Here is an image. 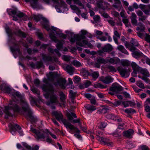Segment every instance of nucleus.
<instances>
[{
    "label": "nucleus",
    "instance_id": "obj_1",
    "mask_svg": "<svg viewBox=\"0 0 150 150\" xmlns=\"http://www.w3.org/2000/svg\"><path fill=\"white\" fill-rule=\"evenodd\" d=\"M6 33H7L9 37V41L13 44L14 46L18 47L17 48H15L12 47H10L11 51L12 52L17 51L19 54H21L20 49L19 47L20 45L19 42H22L23 44V45L26 48H27L28 47V45L27 43H24L21 40H20L18 42H17L16 40L15 37L13 36V35L15 34L16 35L20 37L25 38L26 36V35L25 33L22 31L20 29L13 32L9 27H6Z\"/></svg>",
    "mask_w": 150,
    "mask_h": 150
},
{
    "label": "nucleus",
    "instance_id": "obj_2",
    "mask_svg": "<svg viewBox=\"0 0 150 150\" xmlns=\"http://www.w3.org/2000/svg\"><path fill=\"white\" fill-rule=\"evenodd\" d=\"M22 109L16 105L15 107L14 110L18 112L21 114L23 115L27 120H29L32 122H35L37 120L36 118L32 115V112L28 103L23 101L22 103Z\"/></svg>",
    "mask_w": 150,
    "mask_h": 150
},
{
    "label": "nucleus",
    "instance_id": "obj_3",
    "mask_svg": "<svg viewBox=\"0 0 150 150\" xmlns=\"http://www.w3.org/2000/svg\"><path fill=\"white\" fill-rule=\"evenodd\" d=\"M43 82L47 84L44 85L42 87L43 90L46 92L45 96L47 98H50V102L52 103H56L58 102V97L57 94V91L55 89L53 86L49 83H48V81L45 79Z\"/></svg>",
    "mask_w": 150,
    "mask_h": 150
},
{
    "label": "nucleus",
    "instance_id": "obj_4",
    "mask_svg": "<svg viewBox=\"0 0 150 150\" xmlns=\"http://www.w3.org/2000/svg\"><path fill=\"white\" fill-rule=\"evenodd\" d=\"M81 32L82 35H80L78 34H73L70 40V41L74 43L75 42L76 40V44L77 45L83 47L88 43V42L86 40H84L86 37L84 35H86L87 32L85 30H82Z\"/></svg>",
    "mask_w": 150,
    "mask_h": 150
},
{
    "label": "nucleus",
    "instance_id": "obj_5",
    "mask_svg": "<svg viewBox=\"0 0 150 150\" xmlns=\"http://www.w3.org/2000/svg\"><path fill=\"white\" fill-rule=\"evenodd\" d=\"M52 114L54 115L56 119L59 121H61L66 128H69L70 129H75V127L72 125L70 123L65 119H63V116L62 113L58 111H54L52 112Z\"/></svg>",
    "mask_w": 150,
    "mask_h": 150
},
{
    "label": "nucleus",
    "instance_id": "obj_6",
    "mask_svg": "<svg viewBox=\"0 0 150 150\" xmlns=\"http://www.w3.org/2000/svg\"><path fill=\"white\" fill-rule=\"evenodd\" d=\"M9 104L11 106H6L5 107V108L3 111L6 113V115L5 116V118L8 119V116H12L14 112H16L19 113L18 112L14 110L15 107L16 105L19 106L17 104L15 103V102L14 101H11L9 103Z\"/></svg>",
    "mask_w": 150,
    "mask_h": 150
},
{
    "label": "nucleus",
    "instance_id": "obj_7",
    "mask_svg": "<svg viewBox=\"0 0 150 150\" xmlns=\"http://www.w3.org/2000/svg\"><path fill=\"white\" fill-rule=\"evenodd\" d=\"M30 130L35 134V137L36 139H44L45 137V135L47 134V133L43 130H36L32 127Z\"/></svg>",
    "mask_w": 150,
    "mask_h": 150
},
{
    "label": "nucleus",
    "instance_id": "obj_8",
    "mask_svg": "<svg viewBox=\"0 0 150 150\" xmlns=\"http://www.w3.org/2000/svg\"><path fill=\"white\" fill-rule=\"evenodd\" d=\"M42 59L45 62H51L52 63H57L58 62V59L55 57H52L46 54H42Z\"/></svg>",
    "mask_w": 150,
    "mask_h": 150
},
{
    "label": "nucleus",
    "instance_id": "obj_9",
    "mask_svg": "<svg viewBox=\"0 0 150 150\" xmlns=\"http://www.w3.org/2000/svg\"><path fill=\"white\" fill-rule=\"evenodd\" d=\"M96 138L97 140L101 143L104 144L105 145L110 146H112L113 145V143L108 139L101 137L98 135H96Z\"/></svg>",
    "mask_w": 150,
    "mask_h": 150
},
{
    "label": "nucleus",
    "instance_id": "obj_10",
    "mask_svg": "<svg viewBox=\"0 0 150 150\" xmlns=\"http://www.w3.org/2000/svg\"><path fill=\"white\" fill-rule=\"evenodd\" d=\"M8 127L11 133H12V132H15L17 129L20 130L21 129V127L19 125L17 124H14L13 122L10 123L8 125ZM18 132L21 135H22V132L21 131L19 130L18 131Z\"/></svg>",
    "mask_w": 150,
    "mask_h": 150
},
{
    "label": "nucleus",
    "instance_id": "obj_11",
    "mask_svg": "<svg viewBox=\"0 0 150 150\" xmlns=\"http://www.w3.org/2000/svg\"><path fill=\"white\" fill-rule=\"evenodd\" d=\"M123 88L118 83H113L112 86L110 87L109 90L118 93L123 90Z\"/></svg>",
    "mask_w": 150,
    "mask_h": 150
},
{
    "label": "nucleus",
    "instance_id": "obj_12",
    "mask_svg": "<svg viewBox=\"0 0 150 150\" xmlns=\"http://www.w3.org/2000/svg\"><path fill=\"white\" fill-rule=\"evenodd\" d=\"M66 82V80L65 79L60 78L57 80V82L54 83V84L56 86H59L61 88H65V85Z\"/></svg>",
    "mask_w": 150,
    "mask_h": 150
},
{
    "label": "nucleus",
    "instance_id": "obj_13",
    "mask_svg": "<svg viewBox=\"0 0 150 150\" xmlns=\"http://www.w3.org/2000/svg\"><path fill=\"white\" fill-rule=\"evenodd\" d=\"M113 79L110 76H108L105 77L101 76L99 78V80L100 81L107 84H108L112 82Z\"/></svg>",
    "mask_w": 150,
    "mask_h": 150
},
{
    "label": "nucleus",
    "instance_id": "obj_14",
    "mask_svg": "<svg viewBox=\"0 0 150 150\" xmlns=\"http://www.w3.org/2000/svg\"><path fill=\"white\" fill-rule=\"evenodd\" d=\"M131 65L133 70V73L136 74H137V72L140 71L142 68L134 62L131 63Z\"/></svg>",
    "mask_w": 150,
    "mask_h": 150
},
{
    "label": "nucleus",
    "instance_id": "obj_15",
    "mask_svg": "<svg viewBox=\"0 0 150 150\" xmlns=\"http://www.w3.org/2000/svg\"><path fill=\"white\" fill-rule=\"evenodd\" d=\"M117 69L122 77H124L126 76V77H127L128 76L127 71L126 69L123 68L122 67H118Z\"/></svg>",
    "mask_w": 150,
    "mask_h": 150
},
{
    "label": "nucleus",
    "instance_id": "obj_16",
    "mask_svg": "<svg viewBox=\"0 0 150 150\" xmlns=\"http://www.w3.org/2000/svg\"><path fill=\"white\" fill-rule=\"evenodd\" d=\"M112 46L109 44H107L103 48L102 50L99 51V52L101 53L103 52H110L112 51Z\"/></svg>",
    "mask_w": 150,
    "mask_h": 150
},
{
    "label": "nucleus",
    "instance_id": "obj_17",
    "mask_svg": "<svg viewBox=\"0 0 150 150\" xmlns=\"http://www.w3.org/2000/svg\"><path fill=\"white\" fill-rule=\"evenodd\" d=\"M65 70L70 75H72L74 72L75 69L72 66L68 64L66 67Z\"/></svg>",
    "mask_w": 150,
    "mask_h": 150
},
{
    "label": "nucleus",
    "instance_id": "obj_18",
    "mask_svg": "<svg viewBox=\"0 0 150 150\" xmlns=\"http://www.w3.org/2000/svg\"><path fill=\"white\" fill-rule=\"evenodd\" d=\"M106 116L107 118L112 119L115 121L117 122L122 121V119L112 114H109L107 115Z\"/></svg>",
    "mask_w": 150,
    "mask_h": 150
},
{
    "label": "nucleus",
    "instance_id": "obj_19",
    "mask_svg": "<svg viewBox=\"0 0 150 150\" xmlns=\"http://www.w3.org/2000/svg\"><path fill=\"white\" fill-rule=\"evenodd\" d=\"M22 145L28 150H38L39 149V146L37 145L35 146L34 147L32 148L30 146L25 142H23Z\"/></svg>",
    "mask_w": 150,
    "mask_h": 150
},
{
    "label": "nucleus",
    "instance_id": "obj_20",
    "mask_svg": "<svg viewBox=\"0 0 150 150\" xmlns=\"http://www.w3.org/2000/svg\"><path fill=\"white\" fill-rule=\"evenodd\" d=\"M137 16L136 14L134 13H132L131 16L130 18L131 20V22L133 25L136 26L137 25V21L136 19Z\"/></svg>",
    "mask_w": 150,
    "mask_h": 150
},
{
    "label": "nucleus",
    "instance_id": "obj_21",
    "mask_svg": "<svg viewBox=\"0 0 150 150\" xmlns=\"http://www.w3.org/2000/svg\"><path fill=\"white\" fill-rule=\"evenodd\" d=\"M75 127V129H70L69 132L71 134H73L75 132L76 133L74 134V136L76 138H79L81 137V136L79 134L80 130L76 127Z\"/></svg>",
    "mask_w": 150,
    "mask_h": 150
},
{
    "label": "nucleus",
    "instance_id": "obj_22",
    "mask_svg": "<svg viewBox=\"0 0 150 150\" xmlns=\"http://www.w3.org/2000/svg\"><path fill=\"white\" fill-rule=\"evenodd\" d=\"M132 55L133 57L135 58H137L142 57L143 56V54L139 50H138L137 51L136 50L135 51H133Z\"/></svg>",
    "mask_w": 150,
    "mask_h": 150
},
{
    "label": "nucleus",
    "instance_id": "obj_23",
    "mask_svg": "<svg viewBox=\"0 0 150 150\" xmlns=\"http://www.w3.org/2000/svg\"><path fill=\"white\" fill-rule=\"evenodd\" d=\"M134 131L133 130L131 129H129L127 131L123 132V135L125 137L127 138H130L131 135H132Z\"/></svg>",
    "mask_w": 150,
    "mask_h": 150
},
{
    "label": "nucleus",
    "instance_id": "obj_24",
    "mask_svg": "<svg viewBox=\"0 0 150 150\" xmlns=\"http://www.w3.org/2000/svg\"><path fill=\"white\" fill-rule=\"evenodd\" d=\"M44 22L42 23V25L44 28L47 31L49 30L50 29V26L48 25V22L45 18L43 19Z\"/></svg>",
    "mask_w": 150,
    "mask_h": 150
},
{
    "label": "nucleus",
    "instance_id": "obj_25",
    "mask_svg": "<svg viewBox=\"0 0 150 150\" xmlns=\"http://www.w3.org/2000/svg\"><path fill=\"white\" fill-rule=\"evenodd\" d=\"M60 99L62 104L64 105L65 104V100L66 99V96L63 92H61L59 95Z\"/></svg>",
    "mask_w": 150,
    "mask_h": 150
},
{
    "label": "nucleus",
    "instance_id": "obj_26",
    "mask_svg": "<svg viewBox=\"0 0 150 150\" xmlns=\"http://www.w3.org/2000/svg\"><path fill=\"white\" fill-rule=\"evenodd\" d=\"M74 3L78 5L79 6L81 7L82 8H84V7L82 3H83L84 0H73Z\"/></svg>",
    "mask_w": 150,
    "mask_h": 150
},
{
    "label": "nucleus",
    "instance_id": "obj_27",
    "mask_svg": "<svg viewBox=\"0 0 150 150\" xmlns=\"http://www.w3.org/2000/svg\"><path fill=\"white\" fill-rule=\"evenodd\" d=\"M140 73L143 74L144 76L147 77H149L150 76L149 73L147 70L146 69H143L142 68L140 71Z\"/></svg>",
    "mask_w": 150,
    "mask_h": 150
},
{
    "label": "nucleus",
    "instance_id": "obj_28",
    "mask_svg": "<svg viewBox=\"0 0 150 150\" xmlns=\"http://www.w3.org/2000/svg\"><path fill=\"white\" fill-rule=\"evenodd\" d=\"M144 25L141 22L138 23V26L136 28L137 30H140L141 32L144 31L145 30Z\"/></svg>",
    "mask_w": 150,
    "mask_h": 150
},
{
    "label": "nucleus",
    "instance_id": "obj_29",
    "mask_svg": "<svg viewBox=\"0 0 150 150\" xmlns=\"http://www.w3.org/2000/svg\"><path fill=\"white\" fill-rule=\"evenodd\" d=\"M96 61L97 62L100 64H105L107 63L104 59L100 57H97Z\"/></svg>",
    "mask_w": 150,
    "mask_h": 150
},
{
    "label": "nucleus",
    "instance_id": "obj_30",
    "mask_svg": "<svg viewBox=\"0 0 150 150\" xmlns=\"http://www.w3.org/2000/svg\"><path fill=\"white\" fill-rule=\"evenodd\" d=\"M117 49L122 52L128 55L129 53L127 50L125 49L124 47L122 45H120L117 47Z\"/></svg>",
    "mask_w": 150,
    "mask_h": 150
},
{
    "label": "nucleus",
    "instance_id": "obj_31",
    "mask_svg": "<svg viewBox=\"0 0 150 150\" xmlns=\"http://www.w3.org/2000/svg\"><path fill=\"white\" fill-rule=\"evenodd\" d=\"M77 93L74 92L72 90H71L69 91V96L70 98L72 100H74L75 98Z\"/></svg>",
    "mask_w": 150,
    "mask_h": 150
},
{
    "label": "nucleus",
    "instance_id": "obj_32",
    "mask_svg": "<svg viewBox=\"0 0 150 150\" xmlns=\"http://www.w3.org/2000/svg\"><path fill=\"white\" fill-rule=\"evenodd\" d=\"M120 59H114L113 58H111L108 60L109 62L113 64H116L120 62Z\"/></svg>",
    "mask_w": 150,
    "mask_h": 150
},
{
    "label": "nucleus",
    "instance_id": "obj_33",
    "mask_svg": "<svg viewBox=\"0 0 150 150\" xmlns=\"http://www.w3.org/2000/svg\"><path fill=\"white\" fill-rule=\"evenodd\" d=\"M67 117L69 120L70 121L72 120L73 119V117L74 118H76L77 116L74 113L71 112V113H69L67 115Z\"/></svg>",
    "mask_w": 150,
    "mask_h": 150
},
{
    "label": "nucleus",
    "instance_id": "obj_34",
    "mask_svg": "<svg viewBox=\"0 0 150 150\" xmlns=\"http://www.w3.org/2000/svg\"><path fill=\"white\" fill-rule=\"evenodd\" d=\"M81 73L82 75L85 77H87L89 75V72L86 69L84 68L81 69Z\"/></svg>",
    "mask_w": 150,
    "mask_h": 150
},
{
    "label": "nucleus",
    "instance_id": "obj_35",
    "mask_svg": "<svg viewBox=\"0 0 150 150\" xmlns=\"http://www.w3.org/2000/svg\"><path fill=\"white\" fill-rule=\"evenodd\" d=\"M91 76L93 80L95 81L96 79L98 78L99 76V73L98 71L94 72L91 74Z\"/></svg>",
    "mask_w": 150,
    "mask_h": 150
},
{
    "label": "nucleus",
    "instance_id": "obj_36",
    "mask_svg": "<svg viewBox=\"0 0 150 150\" xmlns=\"http://www.w3.org/2000/svg\"><path fill=\"white\" fill-rule=\"evenodd\" d=\"M121 64L123 67H128L130 64V62L128 60H122Z\"/></svg>",
    "mask_w": 150,
    "mask_h": 150
},
{
    "label": "nucleus",
    "instance_id": "obj_37",
    "mask_svg": "<svg viewBox=\"0 0 150 150\" xmlns=\"http://www.w3.org/2000/svg\"><path fill=\"white\" fill-rule=\"evenodd\" d=\"M113 20V18L109 17V18L107 20L109 24L112 26H114L115 24V21Z\"/></svg>",
    "mask_w": 150,
    "mask_h": 150
},
{
    "label": "nucleus",
    "instance_id": "obj_38",
    "mask_svg": "<svg viewBox=\"0 0 150 150\" xmlns=\"http://www.w3.org/2000/svg\"><path fill=\"white\" fill-rule=\"evenodd\" d=\"M146 8L145 10H144L143 12L144 13L147 15H149V12H150V4L146 5Z\"/></svg>",
    "mask_w": 150,
    "mask_h": 150
},
{
    "label": "nucleus",
    "instance_id": "obj_39",
    "mask_svg": "<svg viewBox=\"0 0 150 150\" xmlns=\"http://www.w3.org/2000/svg\"><path fill=\"white\" fill-rule=\"evenodd\" d=\"M64 42L63 41H59L56 45V46L57 49L59 50H60L62 48Z\"/></svg>",
    "mask_w": 150,
    "mask_h": 150
},
{
    "label": "nucleus",
    "instance_id": "obj_40",
    "mask_svg": "<svg viewBox=\"0 0 150 150\" xmlns=\"http://www.w3.org/2000/svg\"><path fill=\"white\" fill-rule=\"evenodd\" d=\"M72 64L76 67H79L82 66L81 63L77 60H74L72 63Z\"/></svg>",
    "mask_w": 150,
    "mask_h": 150
},
{
    "label": "nucleus",
    "instance_id": "obj_41",
    "mask_svg": "<svg viewBox=\"0 0 150 150\" xmlns=\"http://www.w3.org/2000/svg\"><path fill=\"white\" fill-rule=\"evenodd\" d=\"M85 108L88 110L93 111L96 110V108L95 106L93 105H87Z\"/></svg>",
    "mask_w": 150,
    "mask_h": 150
},
{
    "label": "nucleus",
    "instance_id": "obj_42",
    "mask_svg": "<svg viewBox=\"0 0 150 150\" xmlns=\"http://www.w3.org/2000/svg\"><path fill=\"white\" fill-rule=\"evenodd\" d=\"M93 19L94 21L96 23L100 22V16L98 15L94 16L93 17Z\"/></svg>",
    "mask_w": 150,
    "mask_h": 150
},
{
    "label": "nucleus",
    "instance_id": "obj_43",
    "mask_svg": "<svg viewBox=\"0 0 150 150\" xmlns=\"http://www.w3.org/2000/svg\"><path fill=\"white\" fill-rule=\"evenodd\" d=\"M31 3V5L34 8H36L38 6L37 3L38 0H32Z\"/></svg>",
    "mask_w": 150,
    "mask_h": 150
},
{
    "label": "nucleus",
    "instance_id": "obj_44",
    "mask_svg": "<svg viewBox=\"0 0 150 150\" xmlns=\"http://www.w3.org/2000/svg\"><path fill=\"white\" fill-rule=\"evenodd\" d=\"M136 84L137 86L142 89H144L145 88L144 84L142 83V81H137Z\"/></svg>",
    "mask_w": 150,
    "mask_h": 150
},
{
    "label": "nucleus",
    "instance_id": "obj_45",
    "mask_svg": "<svg viewBox=\"0 0 150 150\" xmlns=\"http://www.w3.org/2000/svg\"><path fill=\"white\" fill-rule=\"evenodd\" d=\"M31 90L34 93H36L37 95H39L40 94V91L37 88L33 87L31 88Z\"/></svg>",
    "mask_w": 150,
    "mask_h": 150
},
{
    "label": "nucleus",
    "instance_id": "obj_46",
    "mask_svg": "<svg viewBox=\"0 0 150 150\" xmlns=\"http://www.w3.org/2000/svg\"><path fill=\"white\" fill-rule=\"evenodd\" d=\"M107 68L110 70V72H115L117 70L115 68L112 66H108Z\"/></svg>",
    "mask_w": 150,
    "mask_h": 150
},
{
    "label": "nucleus",
    "instance_id": "obj_47",
    "mask_svg": "<svg viewBox=\"0 0 150 150\" xmlns=\"http://www.w3.org/2000/svg\"><path fill=\"white\" fill-rule=\"evenodd\" d=\"M125 112L129 114L132 112H135V111L134 109L130 108L128 109H126L125 110Z\"/></svg>",
    "mask_w": 150,
    "mask_h": 150
},
{
    "label": "nucleus",
    "instance_id": "obj_48",
    "mask_svg": "<svg viewBox=\"0 0 150 150\" xmlns=\"http://www.w3.org/2000/svg\"><path fill=\"white\" fill-rule=\"evenodd\" d=\"M106 123L104 122H102L100 123V125L98 126V128L101 129L104 128L106 126Z\"/></svg>",
    "mask_w": 150,
    "mask_h": 150
},
{
    "label": "nucleus",
    "instance_id": "obj_49",
    "mask_svg": "<svg viewBox=\"0 0 150 150\" xmlns=\"http://www.w3.org/2000/svg\"><path fill=\"white\" fill-rule=\"evenodd\" d=\"M126 127V125L124 123H119L118 129H124Z\"/></svg>",
    "mask_w": 150,
    "mask_h": 150
},
{
    "label": "nucleus",
    "instance_id": "obj_50",
    "mask_svg": "<svg viewBox=\"0 0 150 150\" xmlns=\"http://www.w3.org/2000/svg\"><path fill=\"white\" fill-rule=\"evenodd\" d=\"M43 65V63L41 61L38 62L36 64V67L38 69H39L41 67H42Z\"/></svg>",
    "mask_w": 150,
    "mask_h": 150
},
{
    "label": "nucleus",
    "instance_id": "obj_51",
    "mask_svg": "<svg viewBox=\"0 0 150 150\" xmlns=\"http://www.w3.org/2000/svg\"><path fill=\"white\" fill-rule=\"evenodd\" d=\"M131 43L132 44V45L136 46H137L138 45V43L135 39H132L131 41Z\"/></svg>",
    "mask_w": 150,
    "mask_h": 150
},
{
    "label": "nucleus",
    "instance_id": "obj_52",
    "mask_svg": "<svg viewBox=\"0 0 150 150\" xmlns=\"http://www.w3.org/2000/svg\"><path fill=\"white\" fill-rule=\"evenodd\" d=\"M13 96H16L18 98L21 99L22 98V96L21 93L18 91L16 92L15 93L13 94Z\"/></svg>",
    "mask_w": 150,
    "mask_h": 150
},
{
    "label": "nucleus",
    "instance_id": "obj_53",
    "mask_svg": "<svg viewBox=\"0 0 150 150\" xmlns=\"http://www.w3.org/2000/svg\"><path fill=\"white\" fill-rule=\"evenodd\" d=\"M62 59L64 60L66 62H69L70 60V57L66 55H63L62 57Z\"/></svg>",
    "mask_w": 150,
    "mask_h": 150
},
{
    "label": "nucleus",
    "instance_id": "obj_54",
    "mask_svg": "<svg viewBox=\"0 0 150 150\" xmlns=\"http://www.w3.org/2000/svg\"><path fill=\"white\" fill-rule=\"evenodd\" d=\"M108 109L107 108H103L102 109L100 110V112L103 114H105L107 112Z\"/></svg>",
    "mask_w": 150,
    "mask_h": 150
},
{
    "label": "nucleus",
    "instance_id": "obj_55",
    "mask_svg": "<svg viewBox=\"0 0 150 150\" xmlns=\"http://www.w3.org/2000/svg\"><path fill=\"white\" fill-rule=\"evenodd\" d=\"M17 9H15L13 10H11L8 13V14L10 15H15L17 14Z\"/></svg>",
    "mask_w": 150,
    "mask_h": 150
},
{
    "label": "nucleus",
    "instance_id": "obj_56",
    "mask_svg": "<svg viewBox=\"0 0 150 150\" xmlns=\"http://www.w3.org/2000/svg\"><path fill=\"white\" fill-rule=\"evenodd\" d=\"M145 40L147 42L150 43V35L146 33Z\"/></svg>",
    "mask_w": 150,
    "mask_h": 150
},
{
    "label": "nucleus",
    "instance_id": "obj_57",
    "mask_svg": "<svg viewBox=\"0 0 150 150\" xmlns=\"http://www.w3.org/2000/svg\"><path fill=\"white\" fill-rule=\"evenodd\" d=\"M96 87L97 88H100L101 89L106 88V87L104 86L103 85L100 83H98L96 85Z\"/></svg>",
    "mask_w": 150,
    "mask_h": 150
},
{
    "label": "nucleus",
    "instance_id": "obj_58",
    "mask_svg": "<svg viewBox=\"0 0 150 150\" xmlns=\"http://www.w3.org/2000/svg\"><path fill=\"white\" fill-rule=\"evenodd\" d=\"M7 85L4 83H2L1 84L0 86V88L3 91H4L6 88L7 87Z\"/></svg>",
    "mask_w": 150,
    "mask_h": 150
},
{
    "label": "nucleus",
    "instance_id": "obj_59",
    "mask_svg": "<svg viewBox=\"0 0 150 150\" xmlns=\"http://www.w3.org/2000/svg\"><path fill=\"white\" fill-rule=\"evenodd\" d=\"M129 101H123L122 102V104L124 105V107L126 108L128 107L129 105Z\"/></svg>",
    "mask_w": 150,
    "mask_h": 150
},
{
    "label": "nucleus",
    "instance_id": "obj_60",
    "mask_svg": "<svg viewBox=\"0 0 150 150\" xmlns=\"http://www.w3.org/2000/svg\"><path fill=\"white\" fill-rule=\"evenodd\" d=\"M132 87L136 92L139 93L142 91V89L138 88L135 86H133Z\"/></svg>",
    "mask_w": 150,
    "mask_h": 150
},
{
    "label": "nucleus",
    "instance_id": "obj_61",
    "mask_svg": "<svg viewBox=\"0 0 150 150\" xmlns=\"http://www.w3.org/2000/svg\"><path fill=\"white\" fill-rule=\"evenodd\" d=\"M11 91V89L10 88L8 85L7 87L4 90V91L6 92L7 93H10Z\"/></svg>",
    "mask_w": 150,
    "mask_h": 150
},
{
    "label": "nucleus",
    "instance_id": "obj_62",
    "mask_svg": "<svg viewBox=\"0 0 150 150\" xmlns=\"http://www.w3.org/2000/svg\"><path fill=\"white\" fill-rule=\"evenodd\" d=\"M33 19L35 21L38 22L40 20V18L38 16L34 15L33 17Z\"/></svg>",
    "mask_w": 150,
    "mask_h": 150
},
{
    "label": "nucleus",
    "instance_id": "obj_63",
    "mask_svg": "<svg viewBox=\"0 0 150 150\" xmlns=\"http://www.w3.org/2000/svg\"><path fill=\"white\" fill-rule=\"evenodd\" d=\"M91 84V82L89 81H87L84 83V86L85 88H88Z\"/></svg>",
    "mask_w": 150,
    "mask_h": 150
},
{
    "label": "nucleus",
    "instance_id": "obj_64",
    "mask_svg": "<svg viewBox=\"0 0 150 150\" xmlns=\"http://www.w3.org/2000/svg\"><path fill=\"white\" fill-rule=\"evenodd\" d=\"M24 14L21 12L19 11L17 12V16L19 18H22L24 16Z\"/></svg>",
    "mask_w": 150,
    "mask_h": 150
}]
</instances>
